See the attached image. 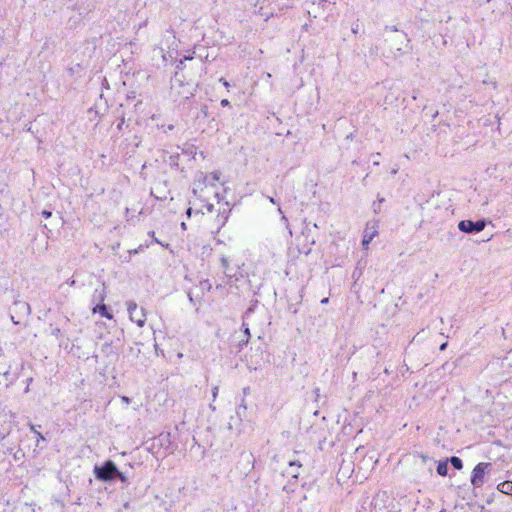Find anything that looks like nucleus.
I'll list each match as a JSON object with an SVG mask.
<instances>
[{
	"label": "nucleus",
	"instance_id": "1",
	"mask_svg": "<svg viewBox=\"0 0 512 512\" xmlns=\"http://www.w3.org/2000/svg\"><path fill=\"white\" fill-rule=\"evenodd\" d=\"M220 172L215 171L210 173L209 175H206L202 182H198L194 189L193 193L197 196V200L200 202L197 204L196 202L193 203L195 208H188L186 211V214L188 217H191V215L194 213L196 215L202 214H212L214 210V205L212 203H209L207 201V194L210 192V189H213L215 187V183L220 181Z\"/></svg>",
	"mask_w": 512,
	"mask_h": 512
},
{
	"label": "nucleus",
	"instance_id": "2",
	"mask_svg": "<svg viewBox=\"0 0 512 512\" xmlns=\"http://www.w3.org/2000/svg\"><path fill=\"white\" fill-rule=\"evenodd\" d=\"M117 473V466L111 460L106 461L102 466L94 467L95 477L101 481H112L116 478Z\"/></svg>",
	"mask_w": 512,
	"mask_h": 512
},
{
	"label": "nucleus",
	"instance_id": "3",
	"mask_svg": "<svg viewBox=\"0 0 512 512\" xmlns=\"http://www.w3.org/2000/svg\"><path fill=\"white\" fill-rule=\"evenodd\" d=\"M219 207L217 209L214 208L213 212H216V215L212 217L209 221V228L212 232L218 233L222 227L225 226L228 218L230 210L224 207L218 202Z\"/></svg>",
	"mask_w": 512,
	"mask_h": 512
},
{
	"label": "nucleus",
	"instance_id": "4",
	"mask_svg": "<svg viewBox=\"0 0 512 512\" xmlns=\"http://www.w3.org/2000/svg\"><path fill=\"white\" fill-rule=\"evenodd\" d=\"M127 310L130 320L135 322L137 326L143 327L146 322V313L143 308L138 309V306L133 301L126 302Z\"/></svg>",
	"mask_w": 512,
	"mask_h": 512
},
{
	"label": "nucleus",
	"instance_id": "5",
	"mask_svg": "<svg viewBox=\"0 0 512 512\" xmlns=\"http://www.w3.org/2000/svg\"><path fill=\"white\" fill-rule=\"evenodd\" d=\"M394 35L389 39L391 49L396 50L397 52H404L409 47L410 40L407 37V34L404 32H400L398 30H394Z\"/></svg>",
	"mask_w": 512,
	"mask_h": 512
},
{
	"label": "nucleus",
	"instance_id": "6",
	"mask_svg": "<svg viewBox=\"0 0 512 512\" xmlns=\"http://www.w3.org/2000/svg\"><path fill=\"white\" fill-rule=\"evenodd\" d=\"M490 467V463H478L472 472L471 483L475 487H481L484 484L485 474Z\"/></svg>",
	"mask_w": 512,
	"mask_h": 512
},
{
	"label": "nucleus",
	"instance_id": "7",
	"mask_svg": "<svg viewBox=\"0 0 512 512\" xmlns=\"http://www.w3.org/2000/svg\"><path fill=\"white\" fill-rule=\"evenodd\" d=\"M390 497L387 492L379 491L372 500V507L375 512H387Z\"/></svg>",
	"mask_w": 512,
	"mask_h": 512
},
{
	"label": "nucleus",
	"instance_id": "8",
	"mask_svg": "<svg viewBox=\"0 0 512 512\" xmlns=\"http://www.w3.org/2000/svg\"><path fill=\"white\" fill-rule=\"evenodd\" d=\"M486 226L484 220L473 222L471 220H462L458 224L460 231L465 233L481 232Z\"/></svg>",
	"mask_w": 512,
	"mask_h": 512
},
{
	"label": "nucleus",
	"instance_id": "9",
	"mask_svg": "<svg viewBox=\"0 0 512 512\" xmlns=\"http://www.w3.org/2000/svg\"><path fill=\"white\" fill-rule=\"evenodd\" d=\"M378 234V224L376 221H370L366 224L363 233L362 245L365 249L368 248V245L373 240V238Z\"/></svg>",
	"mask_w": 512,
	"mask_h": 512
},
{
	"label": "nucleus",
	"instance_id": "10",
	"mask_svg": "<svg viewBox=\"0 0 512 512\" xmlns=\"http://www.w3.org/2000/svg\"><path fill=\"white\" fill-rule=\"evenodd\" d=\"M163 42L168 49L175 50L177 48L176 36L172 30H167L164 33L162 43Z\"/></svg>",
	"mask_w": 512,
	"mask_h": 512
},
{
	"label": "nucleus",
	"instance_id": "11",
	"mask_svg": "<svg viewBox=\"0 0 512 512\" xmlns=\"http://www.w3.org/2000/svg\"><path fill=\"white\" fill-rule=\"evenodd\" d=\"M301 464L297 461H290L289 462V466L288 468L285 470V474L287 476H290L294 479H297L298 478V475H299V471H300V468H301Z\"/></svg>",
	"mask_w": 512,
	"mask_h": 512
},
{
	"label": "nucleus",
	"instance_id": "12",
	"mask_svg": "<svg viewBox=\"0 0 512 512\" xmlns=\"http://www.w3.org/2000/svg\"><path fill=\"white\" fill-rule=\"evenodd\" d=\"M105 297H106V287H105V284L102 283V285L99 289H95L92 301L93 302L98 301L100 304V303H103V301L105 300Z\"/></svg>",
	"mask_w": 512,
	"mask_h": 512
},
{
	"label": "nucleus",
	"instance_id": "13",
	"mask_svg": "<svg viewBox=\"0 0 512 512\" xmlns=\"http://www.w3.org/2000/svg\"><path fill=\"white\" fill-rule=\"evenodd\" d=\"M93 313H100L101 316H103L107 319H112V317H113L112 314L108 312L107 306L103 303L97 304L93 308Z\"/></svg>",
	"mask_w": 512,
	"mask_h": 512
},
{
	"label": "nucleus",
	"instance_id": "14",
	"mask_svg": "<svg viewBox=\"0 0 512 512\" xmlns=\"http://www.w3.org/2000/svg\"><path fill=\"white\" fill-rule=\"evenodd\" d=\"M497 490L506 495L512 496V481H503L497 485Z\"/></svg>",
	"mask_w": 512,
	"mask_h": 512
},
{
	"label": "nucleus",
	"instance_id": "15",
	"mask_svg": "<svg viewBox=\"0 0 512 512\" xmlns=\"http://www.w3.org/2000/svg\"><path fill=\"white\" fill-rule=\"evenodd\" d=\"M220 261H221V266L223 268L224 274L227 277H231L228 258L223 256V257H221Z\"/></svg>",
	"mask_w": 512,
	"mask_h": 512
},
{
	"label": "nucleus",
	"instance_id": "16",
	"mask_svg": "<svg viewBox=\"0 0 512 512\" xmlns=\"http://www.w3.org/2000/svg\"><path fill=\"white\" fill-rule=\"evenodd\" d=\"M450 462H451L452 466L457 470H460L463 467L462 460L456 456L451 457Z\"/></svg>",
	"mask_w": 512,
	"mask_h": 512
},
{
	"label": "nucleus",
	"instance_id": "17",
	"mask_svg": "<svg viewBox=\"0 0 512 512\" xmlns=\"http://www.w3.org/2000/svg\"><path fill=\"white\" fill-rule=\"evenodd\" d=\"M437 472L441 476L447 475L448 472V466L446 462H440L437 466Z\"/></svg>",
	"mask_w": 512,
	"mask_h": 512
},
{
	"label": "nucleus",
	"instance_id": "18",
	"mask_svg": "<svg viewBox=\"0 0 512 512\" xmlns=\"http://www.w3.org/2000/svg\"><path fill=\"white\" fill-rule=\"evenodd\" d=\"M200 286L202 289H206L207 291H210L212 289V285L209 282V280H203L200 282Z\"/></svg>",
	"mask_w": 512,
	"mask_h": 512
},
{
	"label": "nucleus",
	"instance_id": "19",
	"mask_svg": "<svg viewBox=\"0 0 512 512\" xmlns=\"http://www.w3.org/2000/svg\"><path fill=\"white\" fill-rule=\"evenodd\" d=\"M116 478H118L122 483H128L127 477L118 470V473L116 475Z\"/></svg>",
	"mask_w": 512,
	"mask_h": 512
},
{
	"label": "nucleus",
	"instance_id": "20",
	"mask_svg": "<svg viewBox=\"0 0 512 512\" xmlns=\"http://www.w3.org/2000/svg\"><path fill=\"white\" fill-rule=\"evenodd\" d=\"M243 327H244V333H245V335L247 336V338H246V342H248V341H249V338H250V331H249L248 326H247L245 323H243Z\"/></svg>",
	"mask_w": 512,
	"mask_h": 512
},
{
	"label": "nucleus",
	"instance_id": "21",
	"mask_svg": "<svg viewBox=\"0 0 512 512\" xmlns=\"http://www.w3.org/2000/svg\"><path fill=\"white\" fill-rule=\"evenodd\" d=\"M31 430H32L33 432H35V434L37 435V437H38V439H39V440H44L43 435H42L40 432H37V431L35 430V428H34V426H33V425H31Z\"/></svg>",
	"mask_w": 512,
	"mask_h": 512
},
{
	"label": "nucleus",
	"instance_id": "22",
	"mask_svg": "<svg viewBox=\"0 0 512 512\" xmlns=\"http://www.w3.org/2000/svg\"><path fill=\"white\" fill-rule=\"evenodd\" d=\"M218 391H219V389H218V387H217V386L213 387V389H212V397H213V400H215V399H216V397H217V395H218Z\"/></svg>",
	"mask_w": 512,
	"mask_h": 512
},
{
	"label": "nucleus",
	"instance_id": "23",
	"mask_svg": "<svg viewBox=\"0 0 512 512\" xmlns=\"http://www.w3.org/2000/svg\"><path fill=\"white\" fill-rule=\"evenodd\" d=\"M245 459H246V461H247V464H248V465H250V466H252V464H253V461H252V455H247V456L245 457Z\"/></svg>",
	"mask_w": 512,
	"mask_h": 512
},
{
	"label": "nucleus",
	"instance_id": "24",
	"mask_svg": "<svg viewBox=\"0 0 512 512\" xmlns=\"http://www.w3.org/2000/svg\"><path fill=\"white\" fill-rule=\"evenodd\" d=\"M42 215H43L45 218H49V217L52 215V213H51L50 211L44 210V211L42 212Z\"/></svg>",
	"mask_w": 512,
	"mask_h": 512
},
{
	"label": "nucleus",
	"instance_id": "25",
	"mask_svg": "<svg viewBox=\"0 0 512 512\" xmlns=\"http://www.w3.org/2000/svg\"><path fill=\"white\" fill-rule=\"evenodd\" d=\"M121 400H122V402H124L125 404H129V403H130V399H129L127 396H122V397H121Z\"/></svg>",
	"mask_w": 512,
	"mask_h": 512
},
{
	"label": "nucleus",
	"instance_id": "26",
	"mask_svg": "<svg viewBox=\"0 0 512 512\" xmlns=\"http://www.w3.org/2000/svg\"><path fill=\"white\" fill-rule=\"evenodd\" d=\"M225 87H229V82H227L224 78H220L219 80Z\"/></svg>",
	"mask_w": 512,
	"mask_h": 512
},
{
	"label": "nucleus",
	"instance_id": "27",
	"mask_svg": "<svg viewBox=\"0 0 512 512\" xmlns=\"http://www.w3.org/2000/svg\"><path fill=\"white\" fill-rule=\"evenodd\" d=\"M221 105H222V106H228V105H229V101H228L227 99H223V100L221 101Z\"/></svg>",
	"mask_w": 512,
	"mask_h": 512
},
{
	"label": "nucleus",
	"instance_id": "28",
	"mask_svg": "<svg viewBox=\"0 0 512 512\" xmlns=\"http://www.w3.org/2000/svg\"><path fill=\"white\" fill-rule=\"evenodd\" d=\"M249 3H251L253 6H256L258 3V0H247Z\"/></svg>",
	"mask_w": 512,
	"mask_h": 512
},
{
	"label": "nucleus",
	"instance_id": "29",
	"mask_svg": "<svg viewBox=\"0 0 512 512\" xmlns=\"http://www.w3.org/2000/svg\"><path fill=\"white\" fill-rule=\"evenodd\" d=\"M24 306L28 313H30V306L27 303H24Z\"/></svg>",
	"mask_w": 512,
	"mask_h": 512
},
{
	"label": "nucleus",
	"instance_id": "30",
	"mask_svg": "<svg viewBox=\"0 0 512 512\" xmlns=\"http://www.w3.org/2000/svg\"><path fill=\"white\" fill-rule=\"evenodd\" d=\"M328 301H329V300H328V298H324V299H322V300H321V303H322V304H327V303H328Z\"/></svg>",
	"mask_w": 512,
	"mask_h": 512
},
{
	"label": "nucleus",
	"instance_id": "31",
	"mask_svg": "<svg viewBox=\"0 0 512 512\" xmlns=\"http://www.w3.org/2000/svg\"><path fill=\"white\" fill-rule=\"evenodd\" d=\"M447 346V343H443L441 346H440V350H444Z\"/></svg>",
	"mask_w": 512,
	"mask_h": 512
},
{
	"label": "nucleus",
	"instance_id": "32",
	"mask_svg": "<svg viewBox=\"0 0 512 512\" xmlns=\"http://www.w3.org/2000/svg\"><path fill=\"white\" fill-rule=\"evenodd\" d=\"M11 320L13 321L14 324H18L19 322L16 321V319H14V316H11Z\"/></svg>",
	"mask_w": 512,
	"mask_h": 512
},
{
	"label": "nucleus",
	"instance_id": "33",
	"mask_svg": "<svg viewBox=\"0 0 512 512\" xmlns=\"http://www.w3.org/2000/svg\"><path fill=\"white\" fill-rule=\"evenodd\" d=\"M268 199H269V201H270L271 203H273V204L275 203V200H274V198H273V197H269Z\"/></svg>",
	"mask_w": 512,
	"mask_h": 512
},
{
	"label": "nucleus",
	"instance_id": "34",
	"mask_svg": "<svg viewBox=\"0 0 512 512\" xmlns=\"http://www.w3.org/2000/svg\"><path fill=\"white\" fill-rule=\"evenodd\" d=\"M357 28H358V26H356L355 28H352V32L357 33Z\"/></svg>",
	"mask_w": 512,
	"mask_h": 512
},
{
	"label": "nucleus",
	"instance_id": "35",
	"mask_svg": "<svg viewBox=\"0 0 512 512\" xmlns=\"http://www.w3.org/2000/svg\"><path fill=\"white\" fill-rule=\"evenodd\" d=\"M181 226H182L183 229H186V225H185L184 222H182Z\"/></svg>",
	"mask_w": 512,
	"mask_h": 512
},
{
	"label": "nucleus",
	"instance_id": "36",
	"mask_svg": "<svg viewBox=\"0 0 512 512\" xmlns=\"http://www.w3.org/2000/svg\"><path fill=\"white\" fill-rule=\"evenodd\" d=\"M266 78H271V74L270 73H266Z\"/></svg>",
	"mask_w": 512,
	"mask_h": 512
},
{
	"label": "nucleus",
	"instance_id": "37",
	"mask_svg": "<svg viewBox=\"0 0 512 512\" xmlns=\"http://www.w3.org/2000/svg\"><path fill=\"white\" fill-rule=\"evenodd\" d=\"M221 288H222V285H220V284L216 286V289H221Z\"/></svg>",
	"mask_w": 512,
	"mask_h": 512
},
{
	"label": "nucleus",
	"instance_id": "38",
	"mask_svg": "<svg viewBox=\"0 0 512 512\" xmlns=\"http://www.w3.org/2000/svg\"><path fill=\"white\" fill-rule=\"evenodd\" d=\"M396 173H397L396 169L392 170V174H396Z\"/></svg>",
	"mask_w": 512,
	"mask_h": 512
},
{
	"label": "nucleus",
	"instance_id": "39",
	"mask_svg": "<svg viewBox=\"0 0 512 512\" xmlns=\"http://www.w3.org/2000/svg\"><path fill=\"white\" fill-rule=\"evenodd\" d=\"M211 192H212L215 196H217V195H218V194H217V192H215L214 190H213V191H211Z\"/></svg>",
	"mask_w": 512,
	"mask_h": 512
}]
</instances>
